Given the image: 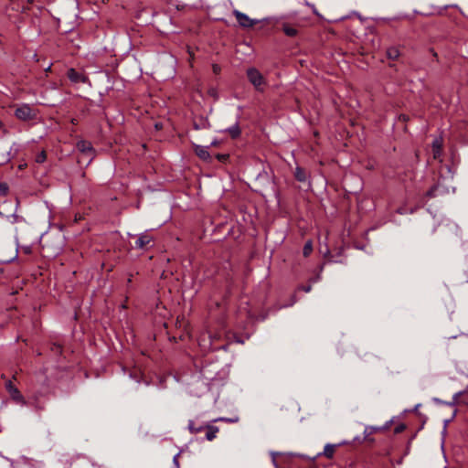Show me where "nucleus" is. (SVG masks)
<instances>
[{
    "mask_svg": "<svg viewBox=\"0 0 468 468\" xmlns=\"http://www.w3.org/2000/svg\"><path fill=\"white\" fill-rule=\"evenodd\" d=\"M23 251L26 253V254H30L31 253V247L30 246H25L22 248Z\"/></svg>",
    "mask_w": 468,
    "mask_h": 468,
    "instance_id": "obj_24",
    "label": "nucleus"
},
{
    "mask_svg": "<svg viewBox=\"0 0 468 468\" xmlns=\"http://www.w3.org/2000/svg\"><path fill=\"white\" fill-rule=\"evenodd\" d=\"M212 71L215 73V74H219L220 71H221V68L219 65L218 64H213L212 65Z\"/></svg>",
    "mask_w": 468,
    "mask_h": 468,
    "instance_id": "obj_23",
    "label": "nucleus"
},
{
    "mask_svg": "<svg viewBox=\"0 0 468 468\" xmlns=\"http://www.w3.org/2000/svg\"><path fill=\"white\" fill-rule=\"evenodd\" d=\"M14 114L18 120L23 122L31 121L37 118V111L27 103L17 106Z\"/></svg>",
    "mask_w": 468,
    "mask_h": 468,
    "instance_id": "obj_1",
    "label": "nucleus"
},
{
    "mask_svg": "<svg viewBox=\"0 0 468 468\" xmlns=\"http://www.w3.org/2000/svg\"><path fill=\"white\" fill-rule=\"evenodd\" d=\"M398 212H399V214H403V211H402L401 209H399V210H398Z\"/></svg>",
    "mask_w": 468,
    "mask_h": 468,
    "instance_id": "obj_27",
    "label": "nucleus"
},
{
    "mask_svg": "<svg viewBox=\"0 0 468 468\" xmlns=\"http://www.w3.org/2000/svg\"><path fill=\"white\" fill-rule=\"evenodd\" d=\"M68 78L74 83H84L87 80V78L82 73L75 70L74 69H69L68 70Z\"/></svg>",
    "mask_w": 468,
    "mask_h": 468,
    "instance_id": "obj_7",
    "label": "nucleus"
},
{
    "mask_svg": "<svg viewBox=\"0 0 468 468\" xmlns=\"http://www.w3.org/2000/svg\"><path fill=\"white\" fill-rule=\"evenodd\" d=\"M82 157H84V156L83 155L80 156L79 162H81Z\"/></svg>",
    "mask_w": 468,
    "mask_h": 468,
    "instance_id": "obj_28",
    "label": "nucleus"
},
{
    "mask_svg": "<svg viewBox=\"0 0 468 468\" xmlns=\"http://www.w3.org/2000/svg\"><path fill=\"white\" fill-rule=\"evenodd\" d=\"M82 157H84V156L83 155L80 156L79 162H81Z\"/></svg>",
    "mask_w": 468,
    "mask_h": 468,
    "instance_id": "obj_29",
    "label": "nucleus"
},
{
    "mask_svg": "<svg viewBox=\"0 0 468 468\" xmlns=\"http://www.w3.org/2000/svg\"><path fill=\"white\" fill-rule=\"evenodd\" d=\"M47 159V154H46V152L45 151H42L40 152L37 156H36V162L37 163H44Z\"/></svg>",
    "mask_w": 468,
    "mask_h": 468,
    "instance_id": "obj_20",
    "label": "nucleus"
},
{
    "mask_svg": "<svg viewBox=\"0 0 468 468\" xmlns=\"http://www.w3.org/2000/svg\"><path fill=\"white\" fill-rule=\"evenodd\" d=\"M313 251V242L311 240H308L304 246H303V256L304 257H307L311 254V252Z\"/></svg>",
    "mask_w": 468,
    "mask_h": 468,
    "instance_id": "obj_17",
    "label": "nucleus"
},
{
    "mask_svg": "<svg viewBox=\"0 0 468 468\" xmlns=\"http://www.w3.org/2000/svg\"><path fill=\"white\" fill-rule=\"evenodd\" d=\"M152 241H153V237L149 233L144 232V233L140 234L139 237L137 238V239L135 241V248L141 249V250L144 249Z\"/></svg>",
    "mask_w": 468,
    "mask_h": 468,
    "instance_id": "obj_6",
    "label": "nucleus"
},
{
    "mask_svg": "<svg viewBox=\"0 0 468 468\" xmlns=\"http://www.w3.org/2000/svg\"><path fill=\"white\" fill-rule=\"evenodd\" d=\"M336 447V444L327 443L324 448V452L322 453H318V456L323 454L327 459H332L334 457Z\"/></svg>",
    "mask_w": 468,
    "mask_h": 468,
    "instance_id": "obj_10",
    "label": "nucleus"
},
{
    "mask_svg": "<svg viewBox=\"0 0 468 468\" xmlns=\"http://www.w3.org/2000/svg\"><path fill=\"white\" fill-rule=\"evenodd\" d=\"M233 15L236 17L237 22L239 23V27H241L243 28H250L254 25L259 23V20L252 19V18L249 17L246 14H244L239 10H234Z\"/></svg>",
    "mask_w": 468,
    "mask_h": 468,
    "instance_id": "obj_4",
    "label": "nucleus"
},
{
    "mask_svg": "<svg viewBox=\"0 0 468 468\" xmlns=\"http://www.w3.org/2000/svg\"><path fill=\"white\" fill-rule=\"evenodd\" d=\"M179 454H180L179 452L176 453L174 456V458H173L174 468H179L180 467L179 461H178Z\"/></svg>",
    "mask_w": 468,
    "mask_h": 468,
    "instance_id": "obj_22",
    "label": "nucleus"
},
{
    "mask_svg": "<svg viewBox=\"0 0 468 468\" xmlns=\"http://www.w3.org/2000/svg\"><path fill=\"white\" fill-rule=\"evenodd\" d=\"M196 154L202 159L207 160L209 158V153L206 147L197 146L196 148Z\"/></svg>",
    "mask_w": 468,
    "mask_h": 468,
    "instance_id": "obj_15",
    "label": "nucleus"
},
{
    "mask_svg": "<svg viewBox=\"0 0 468 468\" xmlns=\"http://www.w3.org/2000/svg\"><path fill=\"white\" fill-rule=\"evenodd\" d=\"M381 430H382V428H380V427H373V426L366 427L365 431H364L365 437L367 438L370 434L379 431Z\"/></svg>",
    "mask_w": 468,
    "mask_h": 468,
    "instance_id": "obj_18",
    "label": "nucleus"
},
{
    "mask_svg": "<svg viewBox=\"0 0 468 468\" xmlns=\"http://www.w3.org/2000/svg\"><path fill=\"white\" fill-rule=\"evenodd\" d=\"M436 190H437V186H433L430 190L427 191L426 197L429 198L434 197L436 196L435 195Z\"/></svg>",
    "mask_w": 468,
    "mask_h": 468,
    "instance_id": "obj_21",
    "label": "nucleus"
},
{
    "mask_svg": "<svg viewBox=\"0 0 468 468\" xmlns=\"http://www.w3.org/2000/svg\"><path fill=\"white\" fill-rule=\"evenodd\" d=\"M5 388H6L7 391L9 392L11 398L14 400H16V401H17L19 403H22V404L26 403L23 395L20 393L18 388H16V386L12 383L11 380H8L5 383Z\"/></svg>",
    "mask_w": 468,
    "mask_h": 468,
    "instance_id": "obj_5",
    "label": "nucleus"
},
{
    "mask_svg": "<svg viewBox=\"0 0 468 468\" xmlns=\"http://www.w3.org/2000/svg\"><path fill=\"white\" fill-rule=\"evenodd\" d=\"M282 29L283 33L288 37H295L298 34V30L295 26L291 25L287 22L282 23Z\"/></svg>",
    "mask_w": 468,
    "mask_h": 468,
    "instance_id": "obj_9",
    "label": "nucleus"
},
{
    "mask_svg": "<svg viewBox=\"0 0 468 468\" xmlns=\"http://www.w3.org/2000/svg\"><path fill=\"white\" fill-rule=\"evenodd\" d=\"M346 444H348V441H341L340 443H338V444H336V445H337V447H338V446L346 445Z\"/></svg>",
    "mask_w": 468,
    "mask_h": 468,
    "instance_id": "obj_26",
    "label": "nucleus"
},
{
    "mask_svg": "<svg viewBox=\"0 0 468 468\" xmlns=\"http://www.w3.org/2000/svg\"><path fill=\"white\" fill-rule=\"evenodd\" d=\"M294 176L299 182H305L307 179L305 171L299 166L295 168Z\"/></svg>",
    "mask_w": 468,
    "mask_h": 468,
    "instance_id": "obj_13",
    "label": "nucleus"
},
{
    "mask_svg": "<svg viewBox=\"0 0 468 468\" xmlns=\"http://www.w3.org/2000/svg\"><path fill=\"white\" fill-rule=\"evenodd\" d=\"M205 429L207 430L206 439L207 441H213L217 437V433L219 431L217 426L213 425H206Z\"/></svg>",
    "mask_w": 468,
    "mask_h": 468,
    "instance_id": "obj_11",
    "label": "nucleus"
},
{
    "mask_svg": "<svg viewBox=\"0 0 468 468\" xmlns=\"http://www.w3.org/2000/svg\"><path fill=\"white\" fill-rule=\"evenodd\" d=\"M301 289L305 292H311L312 290V286L311 285H306V286H302Z\"/></svg>",
    "mask_w": 468,
    "mask_h": 468,
    "instance_id": "obj_25",
    "label": "nucleus"
},
{
    "mask_svg": "<svg viewBox=\"0 0 468 468\" xmlns=\"http://www.w3.org/2000/svg\"><path fill=\"white\" fill-rule=\"evenodd\" d=\"M77 149L88 159V164H90L95 156V150L88 141H79L77 143Z\"/></svg>",
    "mask_w": 468,
    "mask_h": 468,
    "instance_id": "obj_3",
    "label": "nucleus"
},
{
    "mask_svg": "<svg viewBox=\"0 0 468 468\" xmlns=\"http://www.w3.org/2000/svg\"><path fill=\"white\" fill-rule=\"evenodd\" d=\"M205 427L206 426H203V425L197 426L195 424L194 420H189L188 425H187V428H188L190 433H192V434H197V433L201 432L202 431L205 430Z\"/></svg>",
    "mask_w": 468,
    "mask_h": 468,
    "instance_id": "obj_12",
    "label": "nucleus"
},
{
    "mask_svg": "<svg viewBox=\"0 0 468 468\" xmlns=\"http://www.w3.org/2000/svg\"><path fill=\"white\" fill-rule=\"evenodd\" d=\"M247 77L250 82L255 87L257 90H263L265 80L262 74L255 68L247 69Z\"/></svg>",
    "mask_w": 468,
    "mask_h": 468,
    "instance_id": "obj_2",
    "label": "nucleus"
},
{
    "mask_svg": "<svg viewBox=\"0 0 468 468\" xmlns=\"http://www.w3.org/2000/svg\"><path fill=\"white\" fill-rule=\"evenodd\" d=\"M238 420H239L238 417H236V418L221 417V418L216 419L214 421H225V422H229V423H234V422H237Z\"/></svg>",
    "mask_w": 468,
    "mask_h": 468,
    "instance_id": "obj_19",
    "label": "nucleus"
},
{
    "mask_svg": "<svg viewBox=\"0 0 468 468\" xmlns=\"http://www.w3.org/2000/svg\"><path fill=\"white\" fill-rule=\"evenodd\" d=\"M442 148V138L438 137L435 138L432 142V151L434 159H438L441 157Z\"/></svg>",
    "mask_w": 468,
    "mask_h": 468,
    "instance_id": "obj_8",
    "label": "nucleus"
},
{
    "mask_svg": "<svg viewBox=\"0 0 468 468\" xmlns=\"http://www.w3.org/2000/svg\"><path fill=\"white\" fill-rule=\"evenodd\" d=\"M400 53L398 48L390 47L387 49V56L389 59L396 60Z\"/></svg>",
    "mask_w": 468,
    "mask_h": 468,
    "instance_id": "obj_14",
    "label": "nucleus"
},
{
    "mask_svg": "<svg viewBox=\"0 0 468 468\" xmlns=\"http://www.w3.org/2000/svg\"><path fill=\"white\" fill-rule=\"evenodd\" d=\"M228 132L232 138H237L240 134V129L238 123H235L231 127L228 128Z\"/></svg>",
    "mask_w": 468,
    "mask_h": 468,
    "instance_id": "obj_16",
    "label": "nucleus"
}]
</instances>
